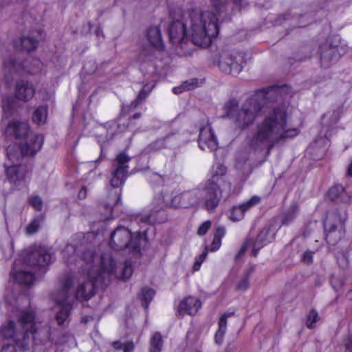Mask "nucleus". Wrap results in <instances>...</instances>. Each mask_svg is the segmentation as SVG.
<instances>
[{"mask_svg":"<svg viewBox=\"0 0 352 352\" xmlns=\"http://www.w3.org/2000/svg\"><path fill=\"white\" fill-rule=\"evenodd\" d=\"M168 32L173 44L182 43L189 36L195 45L208 47L212 38L218 36L219 25L217 18L210 10H191L182 20H173Z\"/></svg>","mask_w":352,"mask_h":352,"instance_id":"1","label":"nucleus"},{"mask_svg":"<svg viewBox=\"0 0 352 352\" xmlns=\"http://www.w3.org/2000/svg\"><path fill=\"white\" fill-rule=\"evenodd\" d=\"M299 132L297 128L289 125L285 106L278 105L257 123L255 132L249 142V148L254 151L266 150V155L268 156L275 145L296 137Z\"/></svg>","mask_w":352,"mask_h":352,"instance_id":"2","label":"nucleus"},{"mask_svg":"<svg viewBox=\"0 0 352 352\" xmlns=\"http://www.w3.org/2000/svg\"><path fill=\"white\" fill-rule=\"evenodd\" d=\"M285 89V87L272 86L258 89L241 107L236 99L232 98L224 104L222 118L230 119L237 129H247L254 122L265 104L277 100Z\"/></svg>","mask_w":352,"mask_h":352,"instance_id":"3","label":"nucleus"},{"mask_svg":"<svg viewBox=\"0 0 352 352\" xmlns=\"http://www.w3.org/2000/svg\"><path fill=\"white\" fill-rule=\"evenodd\" d=\"M7 137L22 139L25 138L23 144H14L8 146L7 157L10 160H19L23 156H32L41 148L43 143V136L30 131L28 122L16 119L10 120L5 129Z\"/></svg>","mask_w":352,"mask_h":352,"instance_id":"4","label":"nucleus"},{"mask_svg":"<svg viewBox=\"0 0 352 352\" xmlns=\"http://www.w3.org/2000/svg\"><path fill=\"white\" fill-rule=\"evenodd\" d=\"M131 157L128 156L124 152L119 153L116 157L112 168V177L110 180V184L113 189L110 190L108 201L104 204L107 209H111L117 206L120 201L121 190L116 188L124 185L128 176V163L131 161Z\"/></svg>","mask_w":352,"mask_h":352,"instance_id":"5","label":"nucleus"},{"mask_svg":"<svg viewBox=\"0 0 352 352\" xmlns=\"http://www.w3.org/2000/svg\"><path fill=\"white\" fill-rule=\"evenodd\" d=\"M221 179L217 177L210 178L199 184L197 187L199 207L213 212L219 206L225 187L220 186Z\"/></svg>","mask_w":352,"mask_h":352,"instance_id":"6","label":"nucleus"},{"mask_svg":"<svg viewBox=\"0 0 352 352\" xmlns=\"http://www.w3.org/2000/svg\"><path fill=\"white\" fill-rule=\"evenodd\" d=\"M346 219L345 209H337L327 214L324 221V228L326 241L329 244L334 245L344 236Z\"/></svg>","mask_w":352,"mask_h":352,"instance_id":"7","label":"nucleus"},{"mask_svg":"<svg viewBox=\"0 0 352 352\" xmlns=\"http://www.w3.org/2000/svg\"><path fill=\"white\" fill-rule=\"evenodd\" d=\"M348 47L339 36H333L319 47L320 63L323 68H329L346 53Z\"/></svg>","mask_w":352,"mask_h":352,"instance_id":"8","label":"nucleus"},{"mask_svg":"<svg viewBox=\"0 0 352 352\" xmlns=\"http://www.w3.org/2000/svg\"><path fill=\"white\" fill-rule=\"evenodd\" d=\"M140 233L135 236L126 228L118 226L111 234L109 245L111 248L120 251L128 249L132 253L140 252Z\"/></svg>","mask_w":352,"mask_h":352,"instance_id":"9","label":"nucleus"},{"mask_svg":"<svg viewBox=\"0 0 352 352\" xmlns=\"http://www.w3.org/2000/svg\"><path fill=\"white\" fill-rule=\"evenodd\" d=\"M72 280L67 278L62 289L58 291L54 297L56 303L59 306V310L56 314V320L59 326L68 323L72 308V300H69V292L72 286Z\"/></svg>","mask_w":352,"mask_h":352,"instance_id":"10","label":"nucleus"},{"mask_svg":"<svg viewBox=\"0 0 352 352\" xmlns=\"http://www.w3.org/2000/svg\"><path fill=\"white\" fill-rule=\"evenodd\" d=\"M35 313L33 311H22L19 315V322L22 327L23 333L22 339H16V346L23 351L29 349L32 341L35 338L36 328L35 324Z\"/></svg>","mask_w":352,"mask_h":352,"instance_id":"11","label":"nucleus"},{"mask_svg":"<svg viewBox=\"0 0 352 352\" xmlns=\"http://www.w3.org/2000/svg\"><path fill=\"white\" fill-rule=\"evenodd\" d=\"M230 5L228 0H210V5L215 12L211 11L217 18V21H230L231 16L236 12H240L248 6L247 0H231ZM219 25V23H217Z\"/></svg>","mask_w":352,"mask_h":352,"instance_id":"12","label":"nucleus"},{"mask_svg":"<svg viewBox=\"0 0 352 352\" xmlns=\"http://www.w3.org/2000/svg\"><path fill=\"white\" fill-rule=\"evenodd\" d=\"M54 252L52 248L35 245L32 247L25 257V263L32 267H45L53 261Z\"/></svg>","mask_w":352,"mask_h":352,"instance_id":"13","label":"nucleus"},{"mask_svg":"<svg viewBox=\"0 0 352 352\" xmlns=\"http://www.w3.org/2000/svg\"><path fill=\"white\" fill-rule=\"evenodd\" d=\"M243 56L236 52H223L219 58V67L227 74L236 75L243 69Z\"/></svg>","mask_w":352,"mask_h":352,"instance_id":"14","label":"nucleus"},{"mask_svg":"<svg viewBox=\"0 0 352 352\" xmlns=\"http://www.w3.org/2000/svg\"><path fill=\"white\" fill-rule=\"evenodd\" d=\"M101 276H91L89 274V280L80 283L78 287L75 296L78 300H87L94 295L96 287H105L109 285L108 282L100 280Z\"/></svg>","mask_w":352,"mask_h":352,"instance_id":"15","label":"nucleus"},{"mask_svg":"<svg viewBox=\"0 0 352 352\" xmlns=\"http://www.w3.org/2000/svg\"><path fill=\"white\" fill-rule=\"evenodd\" d=\"M170 195L168 193H160L157 195L152 202L151 212L142 216L140 221L148 224H154L157 221L155 214L170 206Z\"/></svg>","mask_w":352,"mask_h":352,"instance_id":"16","label":"nucleus"},{"mask_svg":"<svg viewBox=\"0 0 352 352\" xmlns=\"http://www.w3.org/2000/svg\"><path fill=\"white\" fill-rule=\"evenodd\" d=\"M283 25L291 26L293 28H303L313 21L312 13L302 14L298 12V8H293L289 12L283 16Z\"/></svg>","mask_w":352,"mask_h":352,"instance_id":"17","label":"nucleus"},{"mask_svg":"<svg viewBox=\"0 0 352 352\" xmlns=\"http://www.w3.org/2000/svg\"><path fill=\"white\" fill-rule=\"evenodd\" d=\"M198 143L199 148L203 151H215L217 150V139L208 123L200 128Z\"/></svg>","mask_w":352,"mask_h":352,"instance_id":"18","label":"nucleus"},{"mask_svg":"<svg viewBox=\"0 0 352 352\" xmlns=\"http://www.w3.org/2000/svg\"><path fill=\"white\" fill-rule=\"evenodd\" d=\"M22 158L23 157L19 160L12 161L8 157V162L5 164L7 177L12 183L22 180L28 171L27 166L18 164Z\"/></svg>","mask_w":352,"mask_h":352,"instance_id":"19","label":"nucleus"},{"mask_svg":"<svg viewBox=\"0 0 352 352\" xmlns=\"http://www.w3.org/2000/svg\"><path fill=\"white\" fill-rule=\"evenodd\" d=\"M101 260V270L97 274L100 276V280L102 282L110 283L109 276L114 274L116 270V262L113 258L112 256L109 254H103L100 258Z\"/></svg>","mask_w":352,"mask_h":352,"instance_id":"20","label":"nucleus"},{"mask_svg":"<svg viewBox=\"0 0 352 352\" xmlns=\"http://www.w3.org/2000/svg\"><path fill=\"white\" fill-rule=\"evenodd\" d=\"M201 306L199 299L194 296H187L184 298L179 304L177 308L178 314L181 316L188 314L190 316L195 315Z\"/></svg>","mask_w":352,"mask_h":352,"instance_id":"21","label":"nucleus"},{"mask_svg":"<svg viewBox=\"0 0 352 352\" xmlns=\"http://www.w3.org/2000/svg\"><path fill=\"white\" fill-rule=\"evenodd\" d=\"M261 201V197L256 195L252 197L246 202L232 207L230 219L236 221L243 218L244 213Z\"/></svg>","mask_w":352,"mask_h":352,"instance_id":"22","label":"nucleus"},{"mask_svg":"<svg viewBox=\"0 0 352 352\" xmlns=\"http://www.w3.org/2000/svg\"><path fill=\"white\" fill-rule=\"evenodd\" d=\"M146 37L151 45L157 50L161 51L164 49V44L159 25H153L148 28L146 32Z\"/></svg>","mask_w":352,"mask_h":352,"instance_id":"23","label":"nucleus"},{"mask_svg":"<svg viewBox=\"0 0 352 352\" xmlns=\"http://www.w3.org/2000/svg\"><path fill=\"white\" fill-rule=\"evenodd\" d=\"M34 95V88L27 81L19 82L16 87V97L21 100H29Z\"/></svg>","mask_w":352,"mask_h":352,"instance_id":"24","label":"nucleus"},{"mask_svg":"<svg viewBox=\"0 0 352 352\" xmlns=\"http://www.w3.org/2000/svg\"><path fill=\"white\" fill-rule=\"evenodd\" d=\"M38 41L31 36H21L14 41V46L17 50L30 52L36 48Z\"/></svg>","mask_w":352,"mask_h":352,"instance_id":"25","label":"nucleus"},{"mask_svg":"<svg viewBox=\"0 0 352 352\" xmlns=\"http://www.w3.org/2000/svg\"><path fill=\"white\" fill-rule=\"evenodd\" d=\"M173 136V133L168 134L166 136L155 140L149 144H148L144 149L145 154H150L152 153L157 152L163 148L167 147L166 145V142Z\"/></svg>","mask_w":352,"mask_h":352,"instance_id":"26","label":"nucleus"},{"mask_svg":"<svg viewBox=\"0 0 352 352\" xmlns=\"http://www.w3.org/2000/svg\"><path fill=\"white\" fill-rule=\"evenodd\" d=\"M14 279L20 285L30 286L35 280V276L33 272L26 270H19L13 275Z\"/></svg>","mask_w":352,"mask_h":352,"instance_id":"27","label":"nucleus"},{"mask_svg":"<svg viewBox=\"0 0 352 352\" xmlns=\"http://www.w3.org/2000/svg\"><path fill=\"white\" fill-rule=\"evenodd\" d=\"M270 230L268 229H263L258 233L254 242L252 241V254L254 256H256L259 250L270 241L267 239Z\"/></svg>","mask_w":352,"mask_h":352,"instance_id":"28","label":"nucleus"},{"mask_svg":"<svg viewBox=\"0 0 352 352\" xmlns=\"http://www.w3.org/2000/svg\"><path fill=\"white\" fill-rule=\"evenodd\" d=\"M0 333L5 338H12L15 344L16 339H22V337L19 338V335L16 333V325L12 320H10L6 325L0 329Z\"/></svg>","mask_w":352,"mask_h":352,"instance_id":"29","label":"nucleus"},{"mask_svg":"<svg viewBox=\"0 0 352 352\" xmlns=\"http://www.w3.org/2000/svg\"><path fill=\"white\" fill-rule=\"evenodd\" d=\"M299 208L296 203H292L289 208L283 214L281 224L283 226L289 225L296 218Z\"/></svg>","mask_w":352,"mask_h":352,"instance_id":"30","label":"nucleus"},{"mask_svg":"<svg viewBox=\"0 0 352 352\" xmlns=\"http://www.w3.org/2000/svg\"><path fill=\"white\" fill-rule=\"evenodd\" d=\"M153 87V85L151 87H149L148 85L144 86L142 89L139 92L136 98L128 106L129 110H133L142 104L148 96Z\"/></svg>","mask_w":352,"mask_h":352,"instance_id":"31","label":"nucleus"},{"mask_svg":"<svg viewBox=\"0 0 352 352\" xmlns=\"http://www.w3.org/2000/svg\"><path fill=\"white\" fill-rule=\"evenodd\" d=\"M47 117V107L42 105L38 107L32 113V121L37 124H43Z\"/></svg>","mask_w":352,"mask_h":352,"instance_id":"32","label":"nucleus"},{"mask_svg":"<svg viewBox=\"0 0 352 352\" xmlns=\"http://www.w3.org/2000/svg\"><path fill=\"white\" fill-rule=\"evenodd\" d=\"M133 272L132 265L130 261H126L121 266L120 272L116 270L113 274L117 278L126 280L131 277Z\"/></svg>","mask_w":352,"mask_h":352,"instance_id":"33","label":"nucleus"},{"mask_svg":"<svg viewBox=\"0 0 352 352\" xmlns=\"http://www.w3.org/2000/svg\"><path fill=\"white\" fill-rule=\"evenodd\" d=\"M184 197L187 207L199 206V197L197 192V187L192 190L182 192Z\"/></svg>","mask_w":352,"mask_h":352,"instance_id":"34","label":"nucleus"},{"mask_svg":"<svg viewBox=\"0 0 352 352\" xmlns=\"http://www.w3.org/2000/svg\"><path fill=\"white\" fill-rule=\"evenodd\" d=\"M226 173V167L221 164H217L216 168L214 169V173L210 178L217 177L218 179H221L222 181L220 183V186L223 187L228 186L230 188V184L226 179L225 175Z\"/></svg>","mask_w":352,"mask_h":352,"instance_id":"35","label":"nucleus"},{"mask_svg":"<svg viewBox=\"0 0 352 352\" xmlns=\"http://www.w3.org/2000/svg\"><path fill=\"white\" fill-rule=\"evenodd\" d=\"M226 229L223 226H218L214 234V239L211 244V251L217 250L221 245V239L224 236Z\"/></svg>","mask_w":352,"mask_h":352,"instance_id":"36","label":"nucleus"},{"mask_svg":"<svg viewBox=\"0 0 352 352\" xmlns=\"http://www.w3.org/2000/svg\"><path fill=\"white\" fill-rule=\"evenodd\" d=\"M163 346L162 336L159 332H155L150 341V352H161Z\"/></svg>","mask_w":352,"mask_h":352,"instance_id":"37","label":"nucleus"},{"mask_svg":"<svg viewBox=\"0 0 352 352\" xmlns=\"http://www.w3.org/2000/svg\"><path fill=\"white\" fill-rule=\"evenodd\" d=\"M155 290L151 288L146 287L142 289L140 299L142 301V305L144 307L145 309L148 308L149 303L155 296Z\"/></svg>","mask_w":352,"mask_h":352,"instance_id":"38","label":"nucleus"},{"mask_svg":"<svg viewBox=\"0 0 352 352\" xmlns=\"http://www.w3.org/2000/svg\"><path fill=\"white\" fill-rule=\"evenodd\" d=\"M218 324L219 329L214 335V340L217 344L220 345L223 342L224 334L226 331L227 327L226 322L225 320V317H223V318H219Z\"/></svg>","mask_w":352,"mask_h":352,"instance_id":"39","label":"nucleus"},{"mask_svg":"<svg viewBox=\"0 0 352 352\" xmlns=\"http://www.w3.org/2000/svg\"><path fill=\"white\" fill-rule=\"evenodd\" d=\"M184 199V197L182 192L174 197L170 195V206L173 208H188Z\"/></svg>","mask_w":352,"mask_h":352,"instance_id":"40","label":"nucleus"},{"mask_svg":"<svg viewBox=\"0 0 352 352\" xmlns=\"http://www.w3.org/2000/svg\"><path fill=\"white\" fill-rule=\"evenodd\" d=\"M3 64L5 67L7 68L10 72H17L21 67V62L16 61L12 56H10L5 60Z\"/></svg>","mask_w":352,"mask_h":352,"instance_id":"41","label":"nucleus"},{"mask_svg":"<svg viewBox=\"0 0 352 352\" xmlns=\"http://www.w3.org/2000/svg\"><path fill=\"white\" fill-rule=\"evenodd\" d=\"M13 102V99L8 96L3 97L2 100V108L6 116L12 114Z\"/></svg>","mask_w":352,"mask_h":352,"instance_id":"42","label":"nucleus"},{"mask_svg":"<svg viewBox=\"0 0 352 352\" xmlns=\"http://www.w3.org/2000/svg\"><path fill=\"white\" fill-rule=\"evenodd\" d=\"M76 248L72 244H68L65 246V249L62 252L63 256L66 259L67 264L72 262L71 259L76 253Z\"/></svg>","mask_w":352,"mask_h":352,"instance_id":"43","label":"nucleus"},{"mask_svg":"<svg viewBox=\"0 0 352 352\" xmlns=\"http://www.w3.org/2000/svg\"><path fill=\"white\" fill-rule=\"evenodd\" d=\"M344 188L340 185L335 186L331 188L328 192V197L331 200H336L343 192Z\"/></svg>","mask_w":352,"mask_h":352,"instance_id":"44","label":"nucleus"},{"mask_svg":"<svg viewBox=\"0 0 352 352\" xmlns=\"http://www.w3.org/2000/svg\"><path fill=\"white\" fill-rule=\"evenodd\" d=\"M318 318V312L316 310L312 309L307 316V320L306 323L307 328L312 329L313 324L317 321Z\"/></svg>","mask_w":352,"mask_h":352,"instance_id":"45","label":"nucleus"},{"mask_svg":"<svg viewBox=\"0 0 352 352\" xmlns=\"http://www.w3.org/2000/svg\"><path fill=\"white\" fill-rule=\"evenodd\" d=\"M250 283L249 279L243 277L236 285V290L239 292H244L249 288Z\"/></svg>","mask_w":352,"mask_h":352,"instance_id":"46","label":"nucleus"},{"mask_svg":"<svg viewBox=\"0 0 352 352\" xmlns=\"http://www.w3.org/2000/svg\"><path fill=\"white\" fill-rule=\"evenodd\" d=\"M31 206L38 211H41L43 208V201L38 196H35L30 199Z\"/></svg>","mask_w":352,"mask_h":352,"instance_id":"47","label":"nucleus"},{"mask_svg":"<svg viewBox=\"0 0 352 352\" xmlns=\"http://www.w3.org/2000/svg\"><path fill=\"white\" fill-rule=\"evenodd\" d=\"M199 80L197 78H191L183 82V86L186 91H189L195 89L199 85Z\"/></svg>","mask_w":352,"mask_h":352,"instance_id":"48","label":"nucleus"},{"mask_svg":"<svg viewBox=\"0 0 352 352\" xmlns=\"http://www.w3.org/2000/svg\"><path fill=\"white\" fill-rule=\"evenodd\" d=\"M94 252L90 250H85L82 254V259L86 262L87 264H91L94 259Z\"/></svg>","mask_w":352,"mask_h":352,"instance_id":"49","label":"nucleus"},{"mask_svg":"<svg viewBox=\"0 0 352 352\" xmlns=\"http://www.w3.org/2000/svg\"><path fill=\"white\" fill-rule=\"evenodd\" d=\"M211 226L210 221H206L202 223L198 228L197 234L200 236H204L206 234L208 230L210 229Z\"/></svg>","mask_w":352,"mask_h":352,"instance_id":"50","label":"nucleus"},{"mask_svg":"<svg viewBox=\"0 0 352 352\" xmlns=\"http://www.w3.org/2000/svg\"><path fill=\"white\" fill-rule=\"evenodd\" d=\"M250 245H252V239L246 240L245 242L241 245L240 250L236 254V255L235 256L236 259H239L241 256H242L244 254V253L246 252L247 249Z\"/></svg>","mask_w":352,"mask_h":352,"instance_id":"51","label":"nucleus"},{"mask_svg":"<svg viewBox=\"0 0 352 352\" xmlns=\"http://www.w3.org/2000/svg\"><path fill=\"white\" fill-rule=\"evenodd\" d=\"M39 221L38 219L32 220L27 227V232L28 234H34L37 232L39 228Z\"/></svg>","mask_w":352,"mask_h":352,"instance_id":"52","label":"nucleus"},{"mask_svg":"<svg viewBox=\"0 0 352 352\" xmlns=\"http://www.w3.org/2000/svg\"><path fill=\"white\" fill-rule=\"evenodd\" d=\"M208 254L207 248H206L205 250L199 255V258L196 260L194 264V270H199L200 265L206 259Z\"/></svg>","mask_w":352,"mask_h":352,"instance_id":"53","label":"nucleus"},{"mask_svg":"<svg viewBox=\"0 0 352 352\" xmlns=\"http://www.w3.org/2000/svg\"><path fill=\"white\" fill-rule=\"evenodd\" d=\"M314 252L309 250L305 252L301 257V261L306 264H311L313 262Z\"/></svg>","mask_w":352,"mask_h":352,"instance_id":"54","label":"nucleus"},{"mask_svg":"<svg viewBox=\"0 0 352 352\" xmlns=\"http://www.w3.org/2000/svg\"><path fill=\"white\" fill-rule=\"evenodd\" d=\"M339 120V114L338 111H334L331 115V123L329 125L327 124V127H331L334 126Z\"/></svg>","mask_w":352,"mask_h":352,"instance_id":"55","label":"nucleus"},{"mask_svg":"<svg viewBox=\"0 0 352 352\" xmlns=\"http://www.w3.org/2000/svg\"><path fill=\"white\" fill-rule=\"evenodd\" d=\"M237 350V345L234 342H229L225 349L224 352H236Z\"/></svg>","mask_w":352,"mask_h":352,"instance_id":"56","label":"nucleus"},{"mask_svg":"<svg viewBox=\"0 0 352 352\" xmlns=\"http://www.w3.org/2000/svg\"><path fill=\"white\" fill-rule=\"evenodd\" d=\"M134 349V344L133 342H127L124 344L123 352H132Z\"/></svg>","mask_w":352,"mask_h":352,"instance_id":"57","label":"nucleus"},{"mask_svg":"<svg viewBox=\"0 0 352 352\" xmlns=\"http://www.w3.org/2000/svg\"><path fill=\"white\" fill-rule=\"evenodd\" d=\"M254 270H255V266L254 265H250L249 267V268L245 272L243 277H245V278H248V279H250V277L253 274Z\"/></svg>","mask_w":352,"mask_h":352,"instance_id":"58","label":"nucleus"},{"mask_svg":"<svg viewBox=\"0 0 352 352\" xmlns=\"http://www.w3.org/2000/svg\"><path fill=\"white\" fill-rule=\"evenodd\" d=\"M186 91L184 89V87L183 86V84L179 87H176L173 89V91L175 94H179L182 93L183 91Z\"/></svg>","mask_w":352,"mask_h":352,"instance_id":"59","label":"nucleus"},{"mask_svg":"<svg viewBox=\"0 0 352 352\" xmlns=\"http://www.w3.org/2000/svg\"><path fill=\"white\" fill-rule=\"evenodd\" d=\"M87 196V189L85 187H82L78 192L79 199H85Z\"/></svg>","mask_w":352,"mask_h":352,"instance_id":"60","label":"nucleus"},{"mask_svg":"<svg viewBox=\"0 0 352 352\" xmlns=\"http://www.w3.org/2000/svg\"><path fill=\"white\" fill-rule=\"evenodd\" d=\"M112 345L115 349L119 350L123 349L124 344L120 341H115L112 343Z\"/></svg>","mask_w":352,"mask_h":352,"instance_id":"61","label":"nucleus"},{"mask_svg":"<svg viewBox=\"0 0 352 352\" xmlns=\"http://www.w3.org/2000/svg\"><path fill=\"white\" fill-rule=\"evenodd\" d=\"M152 177L155 178V180L156 181H159V182H161V181H163V177L162 175L157 173H152Z\"/></svg>","mask_w":352,"mask_h":352,"instance_id":"62","label":"nucleus"},{"mask_svg":"<svg viewBox=\"0 0 352 352\" xmlns=\"http://www.w3.org/2000/svg\"><path fill=\"white\" fill-rule=\"evenodd\" d=\"M234 314V312H231V313H225L224 314H223L220 318H223V317H225V320L226 322H227V318L228 317H230L231 316H232Z\"/></svg>","mask_w":352,"mask_h":352,"instance_id":"63","label":"nucleus"},{"mask_svg":"<svg viewBox=\"0 0 352 352\" xmlns=\"http://www.w3.org/2000/svg\"><path fill=\"white\" fill-rule=\"evenodd\" d=\"M347 175L352 177V161L347 168Z\"/></svg>","mask_w":352,"mask_h":352,"instance_id":"64","label":"nucleus"}]
</instances>
